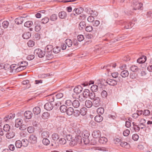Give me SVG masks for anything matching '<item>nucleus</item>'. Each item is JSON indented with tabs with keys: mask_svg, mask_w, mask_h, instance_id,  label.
<instances>
[{
	"mask_svg": "<svg viewBox=\"0 0 152 152\" xmlns=\"http://www.w3.org/2000/svg\"><path fill=\"white\" fill-rule=\"evenodd\" d=\"M82 135L83 137V140L84 143L85 144H88L89 142V140L88 138L90 135L89 132L87 130L83 131Z\"/></svg>",
	"mask_w": 152,
	"mask_h": 152,
	"instance_id": "nucleus-1",
	"label": "nucleus"
},
{
	"mask_svg": "<svg viewBox=\"0 0 152 152\" xmlns=\"http://www.w3.org/2000/svg\"><path fill=\"white\" fill-rule=\"evenodd\" d=\"M34 53L37 55L39 58H42L45 56L46 52L39 48H37L34 50Z\"/></svg>",
	"mask_w": 152,
	"mask_h": 152,
	"instance_id": "nucleus-2",
	"label": "nucleus"
},
{
	"mask_svg": "<svg viewBox=\"0 0 152 152\" xmlns=\"http://www.w3.org/2000/svg\"><path fill=\"white\" fill-rule=\"evenodd\" d=\"M24 64V65H20V66L17 68L15 70L16 72H18L26 68V66L28 65V62L26 61H23L21 62V64Z\"/></svg>",
	"mask_w": 152,
	"mask_h": 152,
	"instance_id": "nucleus-3",
	"label": "nucleus"
},
{
	"mask_svg": "<svg viewBox=\"0 0 152 152\" xmlns=\"http://www.w3.org/2000/svg\"><path fill=\"white\" fill-rule=\"evenodd\" d=\"M118 81L120 82V83L122 82V81H121L119 79H118V80L116 81L114 80L110 79H107L106 82V83L109 85L112 86H114L117 84V82Z\"/></svg>",
	"mask_w": 152,
	"mask_h": 152,
	"instance_id": "nucleus-4",
	"label": "nucleus"
},
{
	"mask_svg": "<svg viewBox=\"0 0 152 152\" xmlns=\"http://www.w3.org/2000/svg\"><path fill=\"white\" fill-rule=\"evenodd\" d=\"M94 99L93 102V105L96 107H99L101 104L100 98L99 97H96Z\"/></svg>",
	"mask_w": 152,
	"mask_h": 152,
	"instance_id": "nucleus-5",
	"label": "nucleus"
},
{
	"mask_svg": "<svg viewBox=\"0 0 152 152\" xmlns=\"http://www.w3.org/2000/svg\"><path fill=\"white\" fill-rule=\"evenodd\" d=\"M101 133L99 130H96L93 131L92 133V136L94 138H100L101 136Z\"/></svg>",
	"mask_w": 152,
	"mask_h": 152,
	"instance_id": "nucleus-6",
	"label": "nucleus"
},
{
	"mask_svg": "<svg viewBox=\"0 0 152 152\" xmlns=\"http://www.w3.org/2000/svg\"><path fill=\"white\" fill-rule=\"evenodd\" d=\"M142 6V4L141 3H139L137 2L134 3L133 2V7L134 9L135 10H139L141 9Z\"/></svg>",
	"mask_w": 152,
	"mask_h": 152,
	"instance_id": "nucleus-7",
	"label": "nucleus"
},
{
	"mask_svg": "<svg viewBox=\"0 0 152 152\" xmlns=\"http://www.w3.org/2000/svg\"><path fill=\"white\" fill-rule=\"evenodd\" d=\"M15 116V114L14 113H12L9 115H6L4 118V121H7L9 120L13 119Z\"/></svg>",
	"mask_w": 152,
	"mask_h": 152,
	"instance_id": "nucleus-8",
	"label": "nucleus"
},
{
	"mask_svg": "<svg viewBox=\"0 0 152 152\" xmlns=\"http://www.w3.org/2000/svg\"><path fill=\"white\" fill-rule=\"evenodd\" d=\"M83 88L80 86H76L73 90L74 92L76 94L80 93L83 91Z\"/></svg>",
	"mask_w": 152,
	"mask_h": 152,
	"instance_id": "nucleus-9",
	"label": "nucleus"
},
{
	"mask_svg": "<svg viewBox=\"0 0 152 152\" xmlns=\"http://www.w3.org/2000/svg\"><path fill=\"white\" fill-rule=\"evenodd\" d=\"M44 108L47 110H51L53 107V105L50 102H48L46 103L44 106Z\"/></svg>",
	"mask_w": 152,
	"mask_h": 152,
	"instance_id": "nucleus-10",
	"label": "nucleus"
},
{
	"mask_svg": "<svg viewBox=\"0 0 152 152\" xmlns=\"http://www.w3.org/2000/svg\"><path fill=\"white\" fill-rule=\"evenodd\" d=\"M29 140L32 143H35L37 141V138L35 135L32 134L29 137Z\"/></svg>",
	"mask_w": 152,
	"mask_h": 152,
	"instance_id": "nucleus-11",
	"label": "nucleus"
},
{
	"mask_svg": "<svg viewBox=\"0 0 152 152\" xmlns=\"http://www.w3.org/2000/svg\"><path fill=\"white\" fill-rule=\"evenodd\" d=\"M23 123V120L20 118H17L15 120V126L16 127L18 128Z\"/></svg>",
	"mask_w": 152,
	"mask_h": 152,
	"instance_id": "nucleus-12",
	"label": "nucleus"
},
{
	"mask_svg": "<svg viewBox=\"0 0 152 152\" xmlns=\"http://www.w3.org/2000/svg\"><path fill=\"white\" fill-rule=\"evenodd\" d=\"M24 115L26 118L30 119L32 118L33 114L31 111H26L24 113Z\"/></svg>",
	"mask_w": 152,
	"mask_h": 152,
	"instance_id": "nucleus-13",
	"label": "nucleus"
},
{
	"mask_svg": "<svg viewBox=\"0 0 152 152\" xmlns=\"http://www.w3.org/2000/svg\"><path fill=\"white\" fill-rule=\"evenodd\" d=\"M133 24V23L132 22L130 23V22L128 23L126 22H125L124 23L123 25L124 26V28L128 29L131 28L133 26V25L132 26V24Z\"/></svg>",
	"mask_w": 152,
	"mask_h": 152,
	"instance_id": "nucleus-14",
	"label": "nucleus"
},
{
	"mask_svg": "<svg viewBox=\"0 0 152 152\" xmlns=\"http://www.w3.org/2000/svg\"><path fill=\"white\" fill-rule=\"evenodd\" d=\"M83 8L82 7H80L79 8L77 9H75L73 11V13L75 15V14L74 12H75V13L77 14V15L80 14L81 13H82L83 12Z\"/></svg>",
	"mask_w": 152,
	"mask_h": 152,
	"instance_id": "nucleus-15",
	"label": "nucleus"
},
{
	"mask_svg": "<svg viewBox=\"0 0 152 152\" xmlns=\"http://www.w3.org/2000/svg\"><path fill=\"white\" fill-rule=\"evenodd\" d=\"M49 132L48 131H44L42 132L41 137L42 138H48L49 136Z\"/></svg>",
	"mask_w": 152,
	"mask_h": 152,
	"instance_id": "nucleus-16",
	"label": "nucleus"
},
{
	"mask_svg": "<svg viewBox=\"0 0 152 152\" xmlns=\"http://www.w3.org/2000/svg\"><path fill=\"white\" fill-rule=\"evenodd\" d=\"M146 56H143L138 58L137 60V62L139 64L143 63L146 61Z\"/></svg>",
	"mask_w": 152,
	"mask_h": 152,
	"instance_id": "nucleus-17",
	"label": "nucleus"
},
{
	"mask_svg": "<svg viewBox=\"0 0 152 152\" xmlns=\"http://www.w3.org/2000/svg\"><path fill=\"white\" fill-rule=\"evenodd\" d=\"M130 129L132 132H137L139 131L140 128L137 125H135V126H134L132 127Z\"/></svg>",
	"mask_w": 152,
	"mask_h": 152,
	"instance_id": "nucleus-18",
	"label": "nucleus"
},
{
	"mask_svg": "<svg viewBox=\"0 0 152 152\" xmlns=\"http://www.w3.org/2000/svg\"><path fill=\"white\" fill-rule=\"evenodd\" d=\"M95 121L98 123L102 121L103 120V117L100 115H96L94 118Z\"/></svg>",
	"mask_w": 152,
	"mask_h": 152,
	"instance_id": "nucleus-19",
	"label": "nucleus"
},
{
	"mask_svg": "<svg viewBox=\"0 0 152 152\" xmlns=\"http://www.w3.org/2000/svg\"><path fill=\"white\" fill-rule=\"evenodd\" d=\"M72 105L75 108H78L80 105L79 101L77 100H75L72 102Z\"/></svg>",
	"mask_w": 152,
	"mask_h": 152,
	"instance_id": "nucleus-20",
	"label": "nucleus"
},
{
	"mask_svg": "<svg viewBox=\"0 0 152 152\" xmlns=\"http://www.w3.org/2000/svg\"><path fill=\"white\" fill-rule=\"evenodd\" d=\"M33 112L34 114L38 115L41 112L40 108L38 107H36L33 109Z\"/></svg>",
	"mask_w": 152,
	"mask_h": 152,
	"instance_id": "nucleus-21",
	"label": "nucleus"
},
{
	"mask_svg": "<svg viewBox=\"0 0 152 152\" xmlns=\"http://www.w3.org/2000/svg\"><path fill=\"white\" fill-rule=\"evenodd\" d=\"M53 49V45H47L45 48L44 51L45 52H52V50Z\"/></svg>",
	"mask_w": 152,
	"mask_h": 152,
	"instance_id": "nucleus-22",
	"label": "nucleus"
},
{
	"mask_svg": "<svg viewBox=\"0 0 152 152\" xmlns=\"http://www.w3.org/2000/svg\"><path fill=\"white\" fill-rule=\"evenodd\" d=\"M23 21V18L22 17H19L16 18L15 20V22L16 23L18 24H22Z\"/></svg>",
	"mask_w": 152,
	"mask_h": 152,
	"instance_id": "nucleus-23",
	"label": "nucleus"
},
{
	"mask_svg": "<svg viewBox=\"0 0 152 152\" xmlns=\"http://www.w3.org/2000/svg\"><path fill=\"white\" fill-rule=\"evenodd\" d=\"M15 136V133L13 132H9L6 134V137L7 138L11 139Z\"/></svg>",
	"mask_w": 152,
	"mask_h": 152,
	"instance_id": "nucleus-24",
	"label": "nucleus"
},
{
	"mask_svg": "<svg viewBox=\"0 0 152 152\" xmlns=\"http://www.w3.org/2000/svg\"><path fill=\"white\" fill-rule=\"evenodd\" d=\"M107 141V139L105 137H100L99 140V142L102 144H105Z\"/></svg>",
	"mask_w": 152,
	"mask_h": 152,
	"instance_id": "nucleus-25",
	"label": "nucleus"
},
{
	"mask_svg": "<svg viewBox=\"0 0 152 152\" xmlns=\"http://www.w3.org/2000/svg\"><path fill=\"white\" fill-rule=\"evenodd\" d=\"M120 145L122 147L124 148H129L130 147L129 144L126 142H121Z\"/></svg>",
	"mask_w": 152,
	"mask_h": 152,
	"instance_id": "nucleus-26",
	"label": "nucleus"
},
{
	"mask_svg": "<svg viewBox=\"0 0 152 152\" xmlns=\"http://www.w3.org/2000/svg\"><path fill=\"white\" fill-rule=\"evenodd\" d=\"M74 112V109L72 107H69L67 108L66 113L68 115H72Z\"/></svg>",
	"mask_w": 152,
	"mask_h": 152,
	"instance_id": "nucleus-27",
	"label": "nucleus"
},
{
	"mask_svg": "<svg viewBox=\"0 0 152 152\" xmlns=\"http://www.w3.org/2000/svg\"><path fill=\"white\" fill-rule=\"evenodd\" d=\"M90 91L88 89H85L83 92V96L85 98L88 97Z\"/></svg>",
	"mask_w": 152,
	"mask_h": 152,
	"instance_id": "nucleus-28",
	"label": "nucleus"
},
{
	"mask_svg": "<svg viewBox=\"0 0 152 152\" xmlns=\"http://www.w3.org/2000/svg\"><path fill=\"white\" fill-rule=\"evenodd\" d=\"M129 75L128 71L126 70H124L121 72V75L123 77H128Z\"/></svg>",
	"mask_w": 152,
	"mask_h": 152,
	"instance_id": "nucleus-29",
	"label": "nucleus"
},
{
	"mask_svg": "<svg viewBox=\"0 0 152 152\" xmlns=\"http://www.w3.org/2000/svg\"><path fill=\"white\" fill-rule=\"evenodd\" d=\"M31 36V34L29 32H26L23 33L22 37L25 39H28Z\"/></svg>",
	"mask_w": 152,
	"mask_h": 152,
	"instance_id": "nucleus-30",
	"label": "nucleus"
},
{
	"mask_svg": "<svg viewBox=\"0 0 152 152\" xmlns=\"http://www.w3.org/2000/svg\"><path fill=\"white\" fill-rule=\"evenodd\" d=\"M104 81L105 80L103 79H98L97 80L96 83L99 87H101V86L104 85Z\"/></svg>",
	"mask_w": 152,
	"mask_h": 152,
	"instance_id": "nucleus-31",
	"label": "nucleus"
},
{
	"mask_svg": "<svg viewBox=\"0 0 152 152\" xmlns=\"http://www.w3.org/2000/svg\"><path fill=\"white\" fill-rule=\"evenodd\" d=\"M66 13L64 11H61L59 12L58 14V16L61 19H64L66 16Z\"/></svg>",
	"mask_w": 152,
	"mask_h": 152,
	"instance_id": "nucleus-32",
	"label": "nucleus"
},
{
	"mask_svg": "<svg viewBox=\"0 0 152 152\" xmlns=\"http://www.w3.org/2000/svg\"><path fill=\"white\" fill-rule=\"evenodd\" d=\"M87 111V109L85 107L81 108L80 110V114L83 115L84 116L86 115Z\"/></svg>",
	"mask_w": 152,
	"mask_h": 152,
	"instance_id": "nucleus-33",
	"label": "nucleus"
},
{
	"mask_svg": "<svg viewBox=\"0 0 152 152\" xmlns=\"http://www.w3.org/2000/svg\"><path fill=\"white\" fill-rule=\"evenodd\" d=\"M85 104L86 106L88 108H91L93 105L92 102L90 100H89L86 101Z\"/></svg>",
	"mask_w": 152,
	"mask_h": 152,
	"instance_id": "nucleus-34",
	"label": "nucleus"
},
{
	"mask_svg": "<svg viewBox=\"0 0 152 152\" xmlns=\"http://www.w3.org/2000/svg\"><path fill=\"white\" fill-rule=\"evenodd\" d=\"M46 56L48 60H49L53 57V55L52 54V52H46Z\"/></svg>",
	"mask_w": 152,
	"mask_h": 152,
	"instance_id": "nucleus-35",
	"label": "nucleus"
},
{
	"mask_svg": "<svg viewBox=\"0 0 152 152\" xmlns=\"http://www.w3.org/2000/svg\"><path fill=\"white\" fill-rule=\"evenodd\" d=\"M86 26V23L84 21L80 22L79 25V28L80 30H82Z\"/></svg>",
	"mask_w": 152,
	"mask_h": 152,
	"instance_id": "nucleus-36",
	"label": "nucleus"
},
{
	"mask_svg": "<svg viewBox=\"0 0 152 152\" xmlns=\"http://www.w3.org/2000/svg\"><path fill=\"white\" fill-rule=\"evenodd\" d=\"M47 100L51 102H53L54 101V96L52 95H49L47 97Z\"/></svg>",
	"mask_w": 152,
	"mask_h": 152,
	"instance_id": "nucleus-37",
	"label": "nucleus"
},
{
	"mask_svg": "<svg viewBox=\"0 0 152 152\" xmlns=\"http://www.w3.org/2000/svg\"><path fill=\"white\" fill-rule=\"evenodd\" d=\"M50 116V114L48 112H44L42 114V117L44 119H48Z\"/></svg>",
	"mask_w": 152,
	"mask_h": 152,
	"instance_id": "nucleus-38",
	"label": "nucleus"
},
{
	"mask_svg": "<svg viewBox=\"0 0 152 152\" xmlns=\"http://www.w3.org/2000/svg\"><path fill=\"white\" fill-rule=\"evenodd\" d=\"M21 141L22 145L24 147H26L28 144V142L27 140L26 139H23Z\"/></svg>",
	"mask_w": 152,
	"mask_h": 152,
	"instance_id": "nucleus-39",
	"label": "nucleus"
},
{
	"mask_svg": "<svg viewBox=\"0 0 152 152\" xmlns=\"http://www.w3.org/2000/svg\"><path fill=\"white\" fill-rule=\"evenodd\" d=\"M76 139V140H77V142L80 144L82 142V138L81 136L79 135H77L75 137Z\"/></svg>",
	"mask_w": 152,
	"mask_h": 152,
	"instance_id": "nucleus-40",
	"label": "nucleus"
},
{
	"mask_svg": "<svg viewBox=\"0 0 152 152\" xmlns=\"http://www.w3.org/2000/svg\"><path fill=\"white\" fill-rule=\"evenodd\" d=\"M52 137L53 140H57L59 138V135L57 133H54L52 135Z\"/></svg>",
	"mask_w": 152,
	"mask_h": 152,
	"instance_id": "nucleus-41",
	"label": "nucleus"
},
{
	"mask_svg": "<svg viewBox=\"0 0 152 152\" xmlns=\"http://www.w3.org/2000/svg\"><path fill=\"white\" fill-rule=\"evenodd\" d=\"M130 70L133 72H137L138 70V67L136 65H132L130 68Z\"/></svg>",
	"mask_w": 152,
	"mask_h": 152,
	"instance_id": "nucleus-42",
	"label": "nucleus"
},
{
	"mask_svg": "<svg viewBox=\"0 0 152 152\" xmlns=\"http://www.w3.org/2000/svg\"><path fill=\"white\" fill-rule=\"evenodd\" d=\"M65 43L68 47H70L72 45V41L70 39H66L65 41Z\"/></svg>",
	"mask_w": 152,
	"mask_h": 152,
	"instance_id": "nucleus-43",
	"label": "nucleus"
},
{
	"mask_svg": "<svg viewBox=\"0 0 152 152\" xmlns=\"http://www.w3.org/2000/svg\"><path fill=\"white\" fill-rule=\"evenodd\" d=\"M33 24V22L31 21H28L26 22L24 24L25 27L29 28Z\"/></svg>",
	"mask_w": 152,
	"mask_h": 152,
	"instance_id": "nucleus-44",
	"label": "nucleus"
},
{
	"mask_svg": "<svg viewBox=\"0 0 152 152\" xmlns=\"http://www.w3.org/2000/svg\"><path fill=\"white\" fill-rule=\"evenodd\" d=\"M67 107L65 105H62L60 107L61 111L63 113H65L67 111Z\"/></svg>",
	"mask_w": 152,
	"mask_h": 152,
	"instance_id": "nucleus-45",
	"label": "nucleus"
},
{
	"mask_svg": "<svg viewBox=\"0 0 152 152\" xmlns=\"http://www.w3.org/2000/svg\"><path fill=\"white\" fill-rule=\"evenodd\" d=\"M98 86L96 85H94L91 87V89L92 91L96 92L98 90Z\"/></svg>",
	"mask_w": 152,
	"mask_h": 152,
	"instance_id": "nucleus-46",
	"label": "nucleus"
},
{
	"mask_svg": "<svg viewBox=\"0 0 152 152\" xmlns=\"http://www.w3.org/2000/svg\"><path fill=\"white\" fill-rule=\"evenodd\" d=\"M53 51L55 53H59L61 50L60 47L56 46V47L54 48L53 49Z\"/></svg>",
	"mask_w": 152,
	"mask_h": 152,
	"instance_id": "nucleus-47",
	"label": "nucleus"
},
{
	"mask_svg": "<svg viewBox=\"0 0 152 152\" xmlns=\"http://www.w3.org/2000/svg\"><path fill=\"white\" fill-rule=\"evenodd\" d=\"M15 145L17 148H20L22 146L21 141H16L15 143Z\"/></svg>",
	"mask_w": 152,
	"mask_h": 152,
	"instance_id": "nucleus-48",
	"label": "nucleus"
},
{
	"mask_svg": "<svg viewBox=\"0 0 152 152\" xmlns=\"http://www.w3.org/2000/svg\"><path fill=\"white\" fill-rule=\"evenodd\" d=\"M77 143V140H76L75 138L74 139H72V140L69 142V144L70 145L72 146H73Z\"/></svg>",
	"mask_w": 152,
	"mask_h": 152,
	"instance_id": "nucleus-49",
	"label": "nucleus"
},
{
	"mask_svg": "<svg viewBox=\"0 0 152 152\" xmlns=\"http://www.w3.org/2000/svg\"><path fill=\"white\" fill-rule=\"evenodd\" d=\"M97 112L98 115L102 114L104 112V110L103 107H99L97 109Z\"/></svg>",
	"mask_w": 152,
	"mask_h": 152,
	"instance_id": "nucleus-50",
	"label": "nucleus"
},
{
	"mask_svg": "<svg viewBox=\"0 0 152 152\" xmlns=\"http://www.w3.org/2000/svg\"><path fill=\"white\" fill-rule=\"evenodd\" d=\"M43 143L45 145H47L50 143V141L47 138H43L42 141Z\"/></svg>",
	"mask_w": 152,
	"mask_h": 152,
	"instance_id": "nucleus-51",
	"label": "nucleus"
},
{
	"mask_svg": "<svg viewBox=\"0 0 152 152\" xmlns=\"http://www.w3.org/2000/svg\"><path fill=\"white\" fill-rule=\"evenodd\" d=\"M10 129V126L8 124H5L3 127V130L6 132L9 131Z\"/></svg>",
	"mask_w": 152,
	"mask_h": 152,
	"instance_id": "nucleus-52",
	"label": "nucleus"
},
{
	"mask_svg": "<svg viewBox=\"0 0 152 152\" xmlns=\"http://www.w3.org/2000/svg\"><path fill=\"white\" fill-rule=\"evenodd\" d=\"M34 42L31 40H29L27 43L29 47H33L34 45Z\"/></svg>",
	"mask_w": 152,
	"mask_h": 152,
	"instance_id": "nucleus-53",
	"label": "nucleus"
},
{
	"mask_svg": "<svg viewBox=\"0 0 152 152\" xmlns=\"http://www.w3.org/2000/svg\"><path fill=\"white\" fill-rule=\"evenodd\" d=\"M49 20V18L47 17H45L41 20V23L45 24L48 22Z\"/></svg>",
	"mask_w": 152,
	"mask_h": 152,
	"instance_id": "nucleus-54",
	"label": "nucleus"
},
{
	"mask_svg": "<svg viewBox=\"0 0 152 152\" xmlns=\"http://www.w3.org/2000/svg\"><path fill=\"white\" fill-rule=\"evenodd\" d=\"M57 17L56 15L53 14L51 15L50 18V20L52 21H54L57 20Z\"/></svg>",
	"mask_w": 152,
	"mask_h": 152,
	"instance_id": "nucleus-55",
	"label": "nucleus"
},
{
	"mask_svg": "<svg viewBox=\"0 0 152 152\" xmlns=\"http://www.w3.org/2000/svg\"><path fill=\"white\" fill-rule=\"evenodd\" d=\"M95 150L101 151H107V148L104 147H97L95 148Z\"/></svg>",
	"mask_w": 152,
	"mask_h": 152,
	"instance_id": "nucleus-56",
	"label": "nucleus"
},
{
	"mask_svg": "<svg viewBox=\"0 0 152 152\" xmlns=\"http://www.w3.org/2000/svg\"><path fill=\"white\" fill-rule=\"evenodd\" d=\"M9 24V22L7 21H4L2 23V26L4 28H7Z\"/></svg>",
	"mask_w": 152,
	"mask_h": 152,
	"instance_id": "nucleus-57",
	"label": "nucleus"
},
{
	"mask_svg": "<svg viewBox=\"0 0 152 152\" xmlns=\"http://www.w3.org/2000/svg\"><path fill=\"white\" fill-rule=\"evenodd\" d=\"M20 135L22 137H25L27 135V132L24 131H21L20 132Z\"/></svg>",
	"mask_w": 152,
	"mask_h": 152,
	"instance_id": "nucleus-58",
	"label": "nucleus"
},
{
	"mask_svg": "<svg viewBox=\"0 0 152 152\" xmlns=\"http://www.w3.org/2000/svg\"><path fill=\"white\" fill-rule=\"evenodd\" d=\"M74 116L76 117L78 116L80 114V111L77 110H74L73 113Z\"/></svg>",
	"mask_w": 152,
	"mask_h": 152,
	"instance_id": "nucleus-59",
	"label": "nucleus"
},
{
	"mask_svg": "<svg viewBox=\"0 0 152 152\" xmlns=\"http://www.w3.org/2000/svg\"><path fill=\"white\" fill-rule=\"evenodd\" d=\"M59 142L60 144L64 145L66 143V139L64 138H61L59 140Z\"/></svg>",
	"mask_w": 152,
	"mask_h": 152,
	"instance_id": "nucleus-60",
	"label": "nucleus"
},
{
	"mask_svg": "<svg viewBox=\"0 0 152 152\" xmlns=\"http://www.w3.org/2000/svg\"><path fill=\"white\" fill-rule=\"evenodd\" d=\"M88 97L92 99H94L95 98V95L94 92L92 91L91 92H90Z\"/></svg>",
	"mask_w": 152,
	"mask_h": 152,
	"instance_id": "nucleus-61",
	"label": "nucleus"
},
{
	"mask_svg": "<svg viewBox=\"0 0 152 152\" xmlns=\"http://www.w3.org/2000/svg\"><path fill=\"white\" fill-rule=\"evenodd\" d=\"M27 131L29 133H32L34 132V128L32 126H30L28 128Z\"/></svg>",
	"mask_w": 152,
	"mask_h": 152,
	"instance_id": "nucleus-62",
	"label": "nucleus"
},
{
	"mask_svg": "<svg viewBox=\"0 0 152 152\" xmlns=\"http://www.w3.org/2000/svg\"><path fill=\"white\" fill-rule=\"evenodd\" d=\"M77 39L79 42L82 41L84 39L83 35H79L77 36Z\"/></svg>",
	"mask_w": 152,
	"mask_h": 152,
	"instance_id": "nucleus-63",
	"label": "nucleus"
},
{
	"mask_svg": "<svg viewBox=\"0 0 152 152\" xmlns=\"http://www.w3.org/2000/svg\"><path fill=\"white\" fill-rule=\"evenodd\" d=\"M101 94L102 97L104 98H106L107 96V93L105 90H103L102 91Z\"/></svg>",
	"mask_w": 152,
	"mask_h": 152,
	"instance_id": "nucleus-64",
	"label": "nucleus"
}]
</instances>
